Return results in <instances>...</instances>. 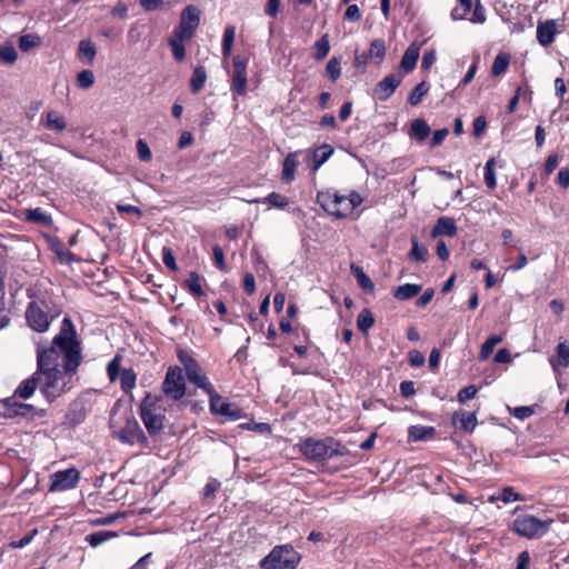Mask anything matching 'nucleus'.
<instances>
[{
  "mask_svg": "<svg viewBox=\"0 0 569 569\" xmlns=\"http://www.w3.org/2000/svg\"><path fill=\"white\" fill-rule=\"evenodd\" d=\"M82 362V347L76 327L69 317H64L59 332L53 337L50 347H38L37 370L24 379L14 390L13 397L29 399L40 385V391L49 401L67 390V382H59L67 376L77 373Z\"/></svg>",
  "mask_w": 569,
  "mask_h": 569,
  "instance_id": "nucleus-1",
  "label": "nucleus"
},
{
  "mask_svg": "<svg viewBox=\"0 0 569 569\" xmlns=\"http://www.w3.org/2000/svg\"><path fill=\"white\" fill-rule=\"evenodd\" d=\"M316 201L328 214L345 219L363 202V198L356 190H351L348 194H340L338 190L328 188L317 192Z\"/></svg>",
  "mask_w": 569,
  "mask_h": 569,
  "instance_id": "nucleus-2",
  "label": "nucleus"
},
{
  "mask_svg": "<svg viewBox=\"0 0 569 569\" xmlns=\"http://www.w3.org/2000/svg\"><path fill=\"white\" fill-rule=\"evenodd\" d=\"M297 447L307 461L322 465L332 457H342L349 453L348 448L333 437L323 439L307 437L300 440Z\"/></svg>",
  "mask_w": 569,
  "mask_h": 569,
  "instance_id": "nucleus-3",
  "label": "nucleus"
},
{
  "mask_svg": "<svg viewBox=\"0 0 569 569\" xmlns=\"http://www.w3.org/2000/svg\"><path fill=\"white\" fill-rule=\"evenodd\" d=\"M166 412L162 398L147 392L140 402L139 415L150 437L158 436L163 430Z\"/></svg>",
  "mask_w": 569,
  "mask_h": 569,
  "instance_id": "nucleus-4",
  "label": "nucleus"
},
{
  "mask_svg": "<svg viewBox=\"0 0 569 569\" xmlns=\"http://www.w3.org/2000/svg\"><path fill=\"white\" fill-rule=\"evenodd\" d=\"M177 358L182 365L184 370V377L191 385L201 389L204 393H211L213 391V385L210 382L208 376L202 370L200 363L194 359L189 351L178 348Z\"/></svg>",
  "mask_w": 569,
  "mask_h": 569,
  "instance_id": "nucleus-5",
  "label": "nucleus"
},
{
  "mask_svg": "<svg viewBox=\"0 0 569 569\" xmlns=\"http://www.w3.org/2000/svg\"><path fill=\"white\" fill-rule=\"evenodd\" d=\"M300 555L290 545L276 546L261 561L262 569H296Z\"/></svg>",
  "mask_w": 569,
  "mask_h": 569,
  "instance_id": "nucleus-6",
  "label": "nucleus"
},
{
  "mask_svg": "<svg viewBox=\"0 0 569 569\" xmlns=\"http://www.w3.org/2000/svg\"><path fill=\"white\" fill-rule=\"evenodd\" d=\"M552 523L551 519L540 520L539 518L522 513L517 516L511 525V529L515 533L527 539L540 538L547 533Z\"/></svg>",
  "mask_w": 569,
  "mask_h": 569,
  "instance_id": "nucleus-7",
  "label": "nucleus"
},
{
  "mask_svg": "<svg viewBox=\"0 0 569 569\" xmlns=\"http://www.w3.org/2000/svg\"><path fill=\"white\" fill-rule=\"evenodd\" d=\"M161 391L168 400L180 401L187 395V383L183 369L169 366L161 383Z\"/></svg>",
  "mask_w": 569,
  "mask_h": 569,
  "instance_id": "nucleus-8",
  "label": "nucleus"
},
{
  "mask_svg": "<svg viewBox=\"0 0 569 569\" xmlns=\"http://www.w3.org/2000/svg\"><path fill=\"white\" fill-rule=\"evenodd\" d=\"M121 355L117 353L107 365V376L110 382L120 380L121 390L133 400L132 389L137 383V373L132 368L121 369Z\"/></svg>",
  "mask_w": 569,
  "mask_h": 569,
  "instance_id": "nucleus-9",
  "label": "nucleus"
},
{
  "mask_svg": "<svg viewBox=\"0 0 569 569\" xmlns=\"http://www.w3.org/2000/svg\"><path fill=\"white\" fill-rule=\"evenodd\" d=\"M248 57L237 54L232 58V71L230 73V90L232 92L233 100H236L237 97H244L248 92Z\"/></svg>",
  "mask_w": 569,
  "mask_h": 569,
  "instance_id": "nucleus-10",
  "label": "nucleus"
},
{
  "mask_svg": "<svg viewBox=\"0 0 569 569\" xmlns=\"http://www.w3.org/2000/svg\"><path fill=\"white\" fill-rule=\"evenodd\" d=\"M54 316L49 315V306L44 300L31 301L26 310L29 327L37 332H46Z\"/></svg>",
  "mask_w": 569,
  "mask_h": 569,
  "instance_id": "nucleus-11",
  "label": "nucleus"
},
{
  "mask_svg": "<svg viewBox=\"0 0 569 569\" xmlns=\"http://www.w3.org/2000/svg\"><path fill=\"white\" fill-rule=\"evenodd\" d=\"M118 439L128 445H139L141 447H148L149 440L140 427L138 420L131 415H127L124 418V425L117 432Z\"/></svg>",
  "mask_w": 569,
  "mask_h": 569,
  "instance_id": "nucleus-12",
  "label": "nucleus"
},
{
  "mask_svg": "<svg viewBox=\"0 0 569 569\" xmlns=\"http://www.w3.org/2000/svg\"><path fill=\"white\" fill-rule=\"evenodd\" d=\"M459 7H456L451 10V18L453 20H465L468 19L472 23L482 24L487 20L486 10L480 0H477L471 17L468 18L472 9V0H458Z\"/></svg>",
  "mask_w": 569,
  "mask_h": 569,
  "instance_id": "nucleus-13",
  "label": "nucleus"
},
{
  "mask_svg": "<svg viewBox=\"0 0 569 569\" xmlns=\"http://www.w3.org/2000/svg\"><path fill=\"white\" fill-rule=\"evenodd\" d=\"M207 395L209 397L210 411L213 415L222 416L229 421H236L243 417L242 409L234 403L223 401L214 388L211 393Z\"/></svg>",
  "mask_w": 569,
  "mask_h": 569,
  "instance_id": "nucleus-14",
  "label": "nucleus"
},
{
  "mask_svg": "<svg viewBox=\"0 0 569 569\" xmlns=\"http://www.w3.org/2000/svg\"><path fill=\"white\" fill-rule=\"evenodd\" d=\"M565 28L563 19L539 20L537 23L536 38L540 46L548 47L556 40V36Z\"/></svg>",
  "mask_w": 569,
  "mask_h": 569,
  "instance_id": "nucleus-15",
  "label": "nucleus"
},
{
  "mask_svg": "<svg viewBox=\"0 0 569 569\" xmlns=\"http://www.w3.org/2000/svg\"><path fill=\"white\" fill-rule=\"evenodd\" d=\"M80 472L76 468L59 470L50 476L49 491L58 492L73 489L78 486Z\"/></svg>",
  "mask_w": 569,
  "mask_h": 569,
  "instance_id": "nucleus-16",
  "label": "nucleus"
},
{
  "mask_svg": "<svg viewBox=\"0 0 569 569\" xmlns=\"http://www.w3.org/2000/svg\"><path fill=\"white\" fill-rule=\"evenodd\" d=\"M17 397H8L0 401L3 410H4V417L7 418H14V417H33L39 416L43 417L46 413V410L40 409L37 410L34 406L29 403H22L16 401Z\"/></svg>",
  "mask_w": 569,
  "mask_h": 569,
  "instance_id": "nucleus-17",
  "label": "nucleus"
},
{
  "mask_svg": "<svg viewBox=\"0 0 569 569\" xmlns=\"http://www.w3.org/2000/svg\"><path fill=\"white\" fill-rule=\"evenodd\" d=\"M402 82V74H388L373 88L375 97L380 101H387Z\"/></svg>",
  "mask_w": 569,
  "mask_h": 569,
  "instance_id": "nucleus-18",
  "label": "nucleus"
},
{
  "mask_svg": "<svg viewBox=\"0 0 569 569\" xmlns=\"http://www.w3.org/2000/svg\"><path fill=\"white\" fill-rule=\"evenodd\" d=\"M420 48L421 46L418 42H412L406 49L399 64V70L402 74H408L415 70L420 56Z\"/></svg>",
  "mask_w": 569,
  "mask_h": 569,
  "instance_id": "nucleus-19",
  "label": "nucleus"
},
{
  "mask_svg": "<svg viewBox=\"0 0 569 569\" xmlns=\"http://www.w3.org/2000/svg\"><path fill=\"white\" fill-rule=\"evenodd\" d=\"M477 423L476 412L458 410L452 415V425L465 432H472Z\"/></svg>",
  "mask_w": 569,
  "mask_h": 569,
  "instance_id": "nucleus-20",
  "label": "nucleus"
},
{
  "mask_svg": "<svg viewBox=\"0 0 569 569\" xmlns=\"http://www.w3.org/2000/svg\"><path fill=\"white\" fill-rule=\"evenodd\" d=\"M457 233V226L453 218L440 217L437 223L431 230V237L437 238L439 236L453 237Z\"/></svg>",
  "mask_w": 569,
  "mask_h": 569,
  "instance_id": "nucleus-21",
  "label": "nucleus"
},
{
  "mask_svg": "<svg viewBox=\"0 0 569 569\" xmlns=\"http://www.w3.org/2000/svg\"><path fill=\"white\" fill-rule=\"evenodd\" d=\"M200 22V12L194 6H187L180 16L179 24L194 33Z\"/></svg>",
  "mask_w": 569,
  "mask_h": 569,
  "instance_id": "nucleus-22",
  "label": "nucleus"
},
{
  "mask_svg": "<svg viewBox=\"0 0 569 569\" xmlns=\"http://www.w3.org/2000/svg\"><path fill=\"white\" fill-rule=\"evenodd\" d=\"M386 43L383 39H373L370 42V47L368 51H365L367 56L373 61L376 64H380L386 57Z\"/></svg>",
  "mask_w": 569,
  "mask_h": 569,
  "instance_id": "nucleus-23",
  "label": "nucleus"
},
{
  "mask_svg": "<svg viewBox=\"0 0 569 569\" xmlns=\"http://www.w3.org/2000/svg\"><path fill=\"white\" fill-rule=\"evenodd\" d=\"M421 289H422L421 284L405 283L395 289L393 297L400 301L410 300L413 297H416L418 293H420Z\"/></svg>",
  "mask_w": 569,
  "mask_h": 569,
  "instance_id": "nucleus-24",
  "label": "nucleus"
},
{
  "mask_svg": "<svg viewBox=\"0 0 569 569\" xmlns=\"http://www.w3.org/2000/svg\"><path fill=\"white\" fill-rule=\"evenodd\" d=\"M409 438L413 441H426L433 439L436 436V429L429 426H411L408 430Z\"/></svg>",
  "mask_w": 569,
  "mask_h": 569,
  "instance_id": "nucleus-25",
  "label": "nucleus"
},
{
  "mask_svg": "<svg viewBox=\"0 0 569 569\" xmlns=\"http://www.w3.org/2000/svg\"><path fill=\"white\" fill-rule=\"evenodd\" d=\"M350 270L352 274L356 277L359 287L366 291L367 293H372L375 291L373 281L366 274L363 269L355 263H351Z\"/></svg>",
  "mask_w": 569,
  "mask_h": 569,
  "instance_id": "nucleus-26",
  "label": "nucleus"
},
{
  "mask_svg": "<svg viewBox=\"0 0 569 569\" xmlns=\"http://www.w3.org/2000/svg\"><path fill=\"white\" fill-rule=\"evenodd\" d=\"M252 203H267L270 207L277 208V209H284L289 204L288 197L279 193V192H271L268 196L263 198H258L251 201Z\"/></svg>",
  "mask_w": 569,
  "mask_h": 569,
  "instance_id": "nucleus-27",
  "label": "nucleus"
},
{
  "mask_svg": "<svg viewBox=\"0 0 569 569\" xmlns=\"http://www.w3.org/2000/svg\"><path fill=\"white\" fill-rule=\"evenodd\" d=\"M206 81H207L206 68L203 66H197L193 69V72H192V76H191V79L189 82L190 91L192 93H198L199 91H201L203 89Z\"/></svg>",
  "mask_w": 569,
  "mask_h": 569,
  "instance_id": "nucleus-28",
  "label": "nucleus"
},
{
  "mask_svg": "<svg viewBox=\"0 0 569 569\" xmlns=\"http://www.w3.org/2000/svg\"><path fill=\"white\" fill-rule=\"evenodd\" d=\"M299 162L296 153H289L282 163V180L284 182H291L295 179L296 170Z\"/></svg>",
  "mask_w": 569,
  "mask_h": 569,
  "instance_id": "nucleus-29",
  "label": "nucleus"
},
{
  "mask_svg": "<svg viewBox=\"0 0 569 569\" xmlns=\"http://www.w3.org/2000/svg\"><path fill=\"white\" fill-rule=\"evenodd\" d=\"M428 259V249L419 243L417 237L411 238V249L408 252V260L411 262H425Z\"/></svg>",
  "mask_w": 569,
  "mask_h": 569,
  "instance_id": "nucleus-30",
  "label": "nucleus"
},
{
  "mask_svg": "<svg viewBox=\"0 0 569 569\" xmlns=\"http://www.w3.org/2000/svg\"><path fill=\"white\" fill-rule=\"evenodd\" d=\"M97 54V49L90 40H81L79 42L78 58L82 62L91 64Z\"/></svg>",
  "mask_w": 569,
  "mask_h": 569,
  "instance_id": "nucleus-31",
  "label": "nucleus"
},
{
  "mask_svg": "<svg viewBox=\"0 0 569 569\" xmlns=\"http://www.w3.org/2000/svg\"><path fill=\"white\" fill-rule=\"evenodd\" d=\"M431 129L423 119H415L411 122L410 137L423 141L430 134Z\"/></svg>",
  "mask_w": 569,
  "mask_h": 569,
  "instance_id": "nucleus-32",
  "label": "nucleus"
},
{
  "mask_svg": "<svg viewBox=\"0 0 569 569\" xmlns=\"http://www.w3.org/2000/svg\"><path fill=\"white\" fill-rule=\"evenodd\" d=\"M333 148L327 143L315 150L312 170L317 171L333 154Z\"/></svg>",
  "mask_w": 569,
  "mask_h": 569,
  "instance_id": "nucleus-33",
  "label": "nucleus"
},
{
  "mask_svg": "<svg viewBox=\"0 0 569 569\" xmlns=\"http://www.w3.org/2000/svg\"><path fill=\"white\" fill-rule=\"evenodd\" d=\"M201 277L198 272L191 271L189 273L188 279L184 281V287L189 290V292L194 297L204 296V291L201 284Z\"/></svg>",
  "mask_w": 569,
  "mask_h": 569,
  "instance_id": "nucleus-34",
  "label": "nucleus"
},
{
  "mask_svg": "<svg viewBox=\"0 0 569 569\" xmlns=\"http://www.w3.org/2000/svg\"><path fill=\"white\" fill-rule=\"evenodd\" d=\"M510 64V54L507 52H499L491 66V74L493 77L505 73Z\"/></svg>",
  "mask_w": 569,
  "mask_h": 569,
  "instance_id": "nucleus-35",
  "label": "nucleus"
},
{
  "mask_svg": "<svg viewBox=\"0 0 569 569\" xmlns=\"http://www.w3.org/2000/svg\"><path fill=\"white\" fill-rule=\"evenodd\" d=\"M46 128L56 132H62L67 128V122L56 111H49L46 116Z\"/></svg>",
  "mask_w": 569,
  "mask_h": 569,
  "instance_id": "nucleus-36",
  "label": "nucleus"
},
{
  "mask_svg": "<svg viewBox=\"0 0 569 569\" xmlns=\"http://www.w3.org/2000/svg\"><path fill=\"white\" fill-rule=\"evenodd\" d=\"M315 49V59L317 61H322L330 51V41H329V34L325 33L322 34L313 44Z\"/></svg>",
  "mask_w": 569,
  "mask_h": 569,
  "instance_id": "nucleus-37",
  "label": "nucleus"
},
{
  "mask_svg": "<svg viewBox=\"0 0 569 569\" xmlns=\"http://www.w3.org/2000/svg\"><path fill=\"white\" fill-rule=\"evenodd\" d=\"M373 325L375 317L372 312L367 308L362 309L357 317V327L359 331L366 335L368 330L373 327Z\"/></svg>",
  "mask_w": 569,
  "mask_h": 569,
  "instance_id": "nucleus-38",
  "label": "nucleus"
},
{
  "mask_svg": "<svg viewBox=\"0 0 569 569\" xmlns=\"http://www.w3.org/2000/svg\"><path fill=\"white\" fill-rule=\"evenodd\" d=\"M236 28L233 26H227L222 37V56L224 59L231 56L233 42H234Z\"/></svg>",
  "mask_w": 569,
  "mask_h": 569,
  "instance_id": "nucleus-39",
  "label": "nucleus"
},
{
  "mask_svg": "<svg viewBox=\"0 0 569 569\" xmlns=\"http://www.w3.org/2000/svg\"><path fill=\"white\" fill-rule=\"evenodd\" d=\"M429 89V83L427 81H421L411 90L408 97V102L411 106H418L422 101L423 97L428 93Z\"/></svg>",
  "mask_w": 569,
  "mask_h": 569,
  "instance_id": "nucleus-40",
  "label": "nucleus"
},
{
  "mask_svg": "<svg viewBox=\"0 0 569 569\" xmlns=\"http://www.w3.org/2000/svg\"><path fill=\"white\" fill-rule=\"evenodd\" d=\"M118 533L116 531H97L86 536V541L90 543L92 548H97L103 542L108 541L111 538L117 537Z\"/></svg>",
  "mask_w": 569,
  "mask_h": 569,
  "instance_id": "nucleus-41",
  "label": "nucleus"
},
{
  "mask_svg": "<svg viewBox=\"0 0 569 569\" xmlns=\"http://www.w3.org/2000/svg\"><path fill=\"white\" fill-rule=\"evenodd\" d=\"M502 342V337L497 335L489 336L486 341L482 343L479 352V359L486 360L492 353L495 347Z\"/></svg>",
  "mask_w": 569,
  "mask_h": 569,
  "instance_id": "nucleus-42",
  "label": "nucleus"
},
{
  "mask_svg": "<svg viewBox=\"0 0 569 569\" xmlns=\"http://www.w3.org/2000/svg\"><path fill=\"white\" fill-rule=\"evenodd\" d=\"M51 250L57 254L60 262L70 263L76 260V256L64 249L63 244L58 239L51 241Z\"/></svg>",
  "mask_w": 569,
  "mask_h": 569,
  "instance_id": "nucleus-43",
  "label": "nucleus"
},
{
  "mask_svg": "<svg viewBox=\"0 0 569 569\" xmlns=\"http://www.w3.org/2000/svg\"><path fill=\"white\" fill-rule=\"evenodd\" d=\"M326 76L332 81L337 82L341 77V62L337 57H332L326 66Z\"/></svg>",
  "mask_w": 569,
  "mask_h": 569,
  "instance_id": "nucleus-44",
  "label": "nucleus"
},
{
  "mask_svg": "<svg viewBox=\"0 0 569 569\" xmlns=\"http://www.w3.org/2000/svg\"><path fill=\"white\" fill-rule=\"evenodd\" d=\"M495 167V158H490L485 164L483 178L488 189H495L497 187Z\"/></svg>",
  "mask_w": 569,
  "mask_h": 569,
  "instance_id": "nucleus-45",
  "label": "nucleus"
},
{
  "mask_svg": "<svg viewBox=\"0 0 569 569\" xmlns=\"http://www.w3.org/2000/svg\"><path fill=\"white\" fill-rule=\"evenodd\" d=\"M41 44V38L36 33L23 34L19 39V48L21 51H29Z\"/></svg>",
  "mask_w": 569,
  "mask_h": 569,
  "instance_id": "nucleus-46",
  "label": "nucleus"
},
{
  "mask_svg": "<svg viewBox=\"0 0 569 569\" xmlns=\"http://www.w3.org/2000/svg\"><path fill=\"white\" fill-rule=\"evenodd\" d=\"M94 83V74L91 70H82L77 74V84L79 88L88 89Z\"/></svg>",
  "mask_w": 569,
  "mask_h": 569,
  "instance_id": "nucleus-47",
  "label": "nucleus"
},
{
  "mask_svg": "<svg viewBox=\"0 0 569 569\" xmlns=\"http://www.w3.org/2000/svg\"><path fill=\"white\" fill-rule=\"evenodd\" d=\"M557 362L562 368L569 367V345L566 342H560L557 348Z\"/></svg>",
  "mask_w": 569,
  "mask_h": 569,
  "instance_id": "nucleus-48",
  "label": "nucleus"
},
{
  "mask_svg": "<svg viewBox=\"0 0 569 569\" xmlns=\"http://www.w3.org/2000/svg\"><path fill=\"white\" fill-rule=\"evenodd\" d=\"M136 146L139 160L142 162H150L152 159V152L148 143L143 139H138Z\"/></svg>",
  "mask_w": 569,
  "mask_h": 569,
  "instance_id": "nucleus-49",
  "label": "nucleus"
},
{
  "mask_svg": "<svg viewBox=\"0 0 569 569\" xmlns=\"http://www.w3.org/2000/svg\"><path fill=\"white\" fill-rule=\"evenodd\" d=\"M28 219L38 222L41 224H49L51 222V217L42 211L41 208H36L29 211Z\"/></svg>",
  "mask_w": 569,
  "mask_h": 569,
  "instance_id": "nucleus-50",
  "label": "nucleus"
},
{
  "mask_svg": "<svg viewBox=\"0 0 569 569\" xmlns=\"http://www.w3.org/2000/svg\"><path fill=\"white\" fill-rule=\"evenodd\" d=\"M193 36V32L188 30L186 27L178 24L170 36L169 39L177 40L180 42L189 41Z\"/></svg>",
  "mask_w": 569,
  "mask_h": 569,
  "instance_id": "nucleus-51",
  "label": "nucleus"
},
{
  "mask_svg": "<svg viewBox=\"0 0 569 569\" xmlns=\"http://www.w3.org/2000/svg\"><path fill=\"white\" fill-rule=\"evenodd\" d=\"M242 429L252 430L259 433H271V426L267 422H246L241 423Z\"/></svg>",
  "mask_w": 569,
  "mask_h": 569,
  "instance_id": "nucleus-52",
  "label": "nucleus"
},
{
  "mask_svg": "<svg viewBox=\"0 0 569 569\" xmlns=\"http://www.w3.org/2000/svg\"><path fill=\"white\" fill-rule=\"evenodd\" d=\"M212 253L214 266L221 271L227 270L223 249L219 244H214L212 247Z\"/></svg>",
  "mask_w": 569,
  "mask_h": 569,
  "instance_id": "nucleus-53",
  "label": "nucleus"
},
{
  "mask_svg": "<svg viewBox=\"0 0 569 569\" xmlns=\"http://www.w3.org/2000/svg\"><path fill=\"white\" fill-rule=\"evenodd\" d=\"M18 58L17 51L12 46L0 47V60L6 63H13Z\"/></svg>",
  "mask_w": 569,
  "mask_h": 569,
  "instance_id": "nucleus-54",
  "label": "nucleus"
},
{
  "mask_svg": "<svg viewBox=\"0 0 569 569\" xmlns=\"http://www.w3.org/2000/svg\"><path fill=\"white\" fill-rule=\"evenodd\" d=\"M221 483L216 478H210L208 482L206 483L203 491H202V498L209 499L214 496V493L220 489Z\"/></svg>",
  "mask_w": 569,
  "mask_h": 569,
  "instance_id": "nucleus-55",
  "label": "nucleus"
},
{
  "mask_svg": "<svg viewBox=\"0 0 569 569\" xmlns=\"http://www.w3.org/2000/svg\"><path fill=\"white\" fill-rule=\"evenodd\" d=\"M500 499L505 503L523 501V498L518 492H516L512 487H505L501 491Z\"/></svg>",
  "mask_w": 569,
  "mask_h": 569,
  "instance_id": "nucleus-56",
  "label": "nucleus"
},
{
  "mask_svg": "<svg viewBox=\"0 0 569 569\" xmlns=\"http://www.w3.org/2000/svg\"><path fill=\"white\" fill-rule=\"evenodd\" d=\"M169 44L171 47L173 58L179 62L182 61L186 58V49L183 42L169 39Z\"/></svg>",
  "mask_w": 569,
  "mask_h": 569,
  "instance_id": "nucleus-57",
  "label": "nucleus"
},
{
  "mask_svg": "<svg viewBox=\"0 0 569 569\" xmlns=\"http://www.w3.org/2000/svg\"><path fill=\"white\" fill-rule=\"evenodd\" d=\"M162 262L171 271H177L178 270V266L176 263V258H174V256L172 253V250L170 248H167V247L162 248Z\"/></svg>",
  "mask_w": 569,
  "mask_h": 569,
  "instance_id": "nucleus-58",
  "label": "nucleus"
},
{
  "mask_svg": "<svg viewBox=\"0 0 569 569\" xmlns=\"http://www.w3.org/2000/svg\"><path fill=\"white\" fill-rule=\"evenodd\" d=\"M478 389L476 386L470 385L459 390L458 401L465 403L466 401L476 397Z\"/></svg>",
  "mask_w": 569,
  "mask_h": 569,
  "instance_id": "nucleus-59",
  "label": "nucleus"
},
{
  "mask_svg": "<svg viewBox=\"0 0 569 569\" xmlns=\"http://www.w3.org/2000/svg\"><path fill=\"white\" fill-rule=\"evenodd\" d=\"M486 128H487V120H486L485 116H479L473 120L472 133L476 138H480L485 133Z\"/></svg>",
  "mask_w": 569,
  "mask_h": 569,
  "instance_id": "nucleus-60",
  "label": "nucleus"
},
{
  "mask_svg": "<svg viewBox=\"0 0 569 569\" xmlns=\"http://www.w3.org/2000/svg\"><path fill=\"white\" fill-rule=\"evenodd\" d=\"M535 413V410L532 407H529V406H520V407H516L512 411H511V415L519 419V420H525L529 417H531L532 415Z\"/></svg>",
  "mask_w": 569,
  "mask_h": 569,
  "instance_id": "nucleus-61",
  "label": "nucleus"
},
{
  "mask_svg": "<svg viewBox=\"0 0 569 569\" xmlns=\"http://www.w3.org/2000/svg\"><path fill=\"white\" fill-rule=\"evenodd\" d=\"M361 19V12L357 4H349L345 12V20L357 22Z\"/></svg>",
  "mask_w": 569,
  "mask_h": 569,
  "instance_id": "nucleus-62",
  "label": "nucleus"
},
{
  "mask_svg": "<svg viewBox=\"0 0 569 569\" xmlns=\"http://www.w3.org/2000/svg\"><path fill=\"white\" fill-rule=\"evenodd\" d=\"M399 390L400 395L406 399L415 396L416 393L415 383L413 381L410 380L402 381L400 383Z\"/></svg>",
  "mask_w": 569,
  "mask_h": 569,
  "instance_id": "nucleus-63",
  "label": "nucleus"
},
{
  "mask_svg": "<svg viewBox=\"0 0 569 569\" xmlns=\"http://www.w3.org/2000/svg\"><path fill=\"white\" fill-rule=\"evenodd\" d=\"M556 183L563 189H567L569 187V168L568 167L561 168L559 170V172L557 174Z\"/></svg>",
  "mask_w": 569,
  "mask_h": 569,
  "instance_id": "nucleus-64",
  "label": "nucleus"
}]
</instances>
